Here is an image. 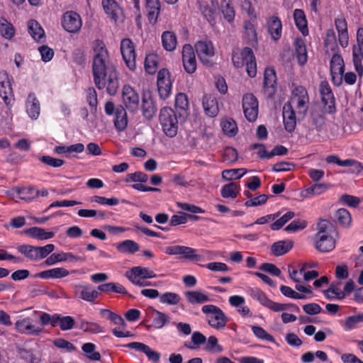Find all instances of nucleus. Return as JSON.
<instances>
[{"label":"nucleus","mask_w":363,"mask_h":363,"mask_svg":"<svg viewBox=\"0 0 363 363\" xmlns=\"http://www.w3.org/2000/svg\"><path fill=\"white\" fill-rule=\"evenodd\" d=\"M94 53L92 73L94 84L99 89L106 87L107 92L114 96L119 86L118 74L102 40L94 41Z\"/></svg>","instance_id":"nucleus-1"},{"label":"nucleus","mask_w":363,"mask_h":363,"mask_svg":"<svg viewBox=\"0 0 363 363\" xmlns=\"http://www.w3.org/2000/svg\"><path fill=\"white\" fill-rule=\"evenodd\" d=\"M232 62L235 67H246V71L250 77H255L257 74V63L255 56L250 48L245 47L242 50L237 48L232 54Z\"/></svg>","instance_id":"nucleus-2"},{"label":"nucleus","mask_w":363,"mask_h":363,"mask_svg":"<svg viewBox=\"0 0 363 363\" xmlns=\"http://www.w3.org/2000/svg\"><path fill=\"white\" fill-rule=\"evenodd\" d=\"M181 112H176L169 107H164L160 110L159 115L160 123L163 133L169 138H174L178 132V118L181 117Z\"/></svg>","instance_id":"nucleus-3"},{"label":"nucleus","mask_w":363,"mask_h":363,"mask_svg":"<svg viewBox=\"0 0 363 363\" xmlns=\"http://www.w3.org/2000/svg\"><path fill=\"white\" fill-rule=\"evenodd\" d=\"M308 104L306 89L299 86L293 89L290 100L284 105L291 106V108L296 111L298 117L303 118L308 111Z\"/></svg>","instance_id":"nucleus-4"},{"label":"nucleus","mask_w":363,"mask_h":363,"mask_svg":"<svg viewBox=\"0 0 363 363\" xmlns=\"http://www.w3.org/2000/svg\"><path fill=\"white\" fill-rule=\"evenodd\" d=\"M201 311L206 315L207 322L213 328L220 330L225 328L228 319L218 306L213 304L204 305Z\"/></svg>","instance_id":"nucleus-5"},{"label":"nucleus","mask_w":363,"mask_h":363,"mask_svg":"<svg viewBox=\"0 0 363 363\" xmlns=\"http://www.w3.org/2000/svg\"><path fill=\"white\" fill-rule=\"evenodd\" d=\"M53 244H48L43 247H35L30 245H19L17 249L22 255L32 261H38L47 257L55 250Z\"/></svg>","instance_id":"nucleus-6"},{"label":"nucleus","mask_w":363,"mask_h":363,"mask_svg":"<svg viewBox=\"0 0 363 363\" xmlns=\"http://www.w3.org/2000/svg\"><path fill=\"white\" fill-rule=\"evenodd\" d=\"M247 294L255 300H257L261 305L274 312L284 311L287 309L288 305L279 303L269 299L267 295L259 289L250 288Z\"/></svg>","instance_id":"nucleus-7"},{"label":"nucleus","mask_w":363,"mask_h":363,"mask_svg":"<svg viewBox=\"0 0 363 363\" xmlns=\"http://www.w3.org/2000/svg\"><path fill=\"white\" fill-rule=\"evenodd\" d=\"M323 112L333 114L336 111L335 99L330 86L327 81H322L319 86Z\"/></svg>","instance_id":"nucleus-8"},{"label":"nucleus","mask_w":363,"mask_h":363,"mask_svg":"<svg viewBox=\"0 0 363 363\" xmlns=\"http://www.w3.org/2000/svg\"><path fill=\"white\" fill-rule=\"evenodd\" d=\"M164 252L169 255H181L182 258L190 262H198L203 260L197 250L184 245H171L165 248Z\"/></svg>","instance_id":"nucleus-9"},{"label":"nucleus","mask_w":363,"mask_h":363,"mask_svg":"<svg viewBox=\"0 0 363 363\" xmlns=\"http://www.w3.org/2000/svg\"><path fill=\"white\" fill-rule=\"evenodd\" d=\"M345 62L340 54L331 56L330 60V70L333 84L340 86L343 82V73L345 72Z\"/></svg>","instance_id":"nucleus-10"},{"label":"nucleus","mask_w":363,"mask_h":363,"mask_svg":"<svg viewBox=\"0 0 363 363\" xmlns=\"http://www.w3.org/2000/svg\"><path fill=\"white\" fill-rule=\"evenodd\" d=\"M258 100L252 94H245L242 97V108L246 119L254 122L258 116Z\"/></svg>","instance_id":"nucleus-11"},{"label":"nucleus","mask_w":363,"mask_h":363,"mask_svg":"<svg viewBox=\"0 0 363 363\" xmlns=\"http://www.w3.org/2000/svg\"><path fill=\"white\" fill-rule=\"evenodd\" d=\"M74 292L77 298L89 303H95L101 295L99 290L94 289L91 284H75Z\"/></svg>","instance_id":"nucleus-12"},{"label":"nucleus","mask_w":363,"mask_h":363,"mask_svg":"<svg viewBox=\"0 0 363 363\" xmlns=\"http://www.w3.org/2000/svg\"><path fill=\"white\" fill-rule=\"evenodd\" d=\"M123 102L125 108L132 113H135L140 107V96L130 86L125 85L122 92Z\"/></svg>","instance_id":"nucleus-13"},{"label":"nucleus","mask_w":363,"mask_h":363,"mask_svg":"<svg viewBox=\"0 0 363 363\" xmlns=\"http://www.w3.org/2000/svg\"><path fill=\"white\" fill-rule=\"evenodd\" d=\"M121 52L126 66L130 69L136 68L135 50L132 40L129 38H124L121 42Z\"/></svg>","instance_id":"nucleus-14"},{"label":"nucleus","mask_w":363,"mask_h":363,"mask_svg":"<svg viewBox=\"0 0 363 363\" xmlns=\"http://www.w3.org/2000/svg\"><path fill=\"white\" fill-rule=\"evenodd\" d=\"M0 96L7 106L13 101V93L11 87V78L5 71L0 72Z\"/></svg>","instance_id":"nucleus-15"},{"label":"nucleus","mask_w":363,"mask_h":363,"mask_svg":"<svg viewBox=\"0 0 363 363\" xmlns=\"http://www.w3.org/2000/svg\"><path fill=\"white\" fill-rule=\"evenodd\" d=\"M157 84L160 97L163 100L167 99L171 94L172 87L169 72L167 69H162L159 71Z\"/></svg>","instance_id":"nucleus-16"},{"label":"nucleus","mask_w":363,"mask_h":363,"mask_svg":"<svg viewBox=\"0 0 363 363\" xmlns=\"http://www.w3.org/2000/svg\"><path fill=\"white\" fill-rule=\"evenodd\" d=\"M195 49L201 62L205 65H210L209 58L215 54L212 42L208 40H199L196 43Z\"/></svg>","instance_id":"nucleus-17"},{"label":"nucleus","mask_w":363,"mask_h":363,"mask_svg":"<svg viewBox=\"0 0 363 363\" xmlns=\"http://www.w3.org/2000/svg\"><path fill=\"white\" fill-rule=\"evenodd\" d=\"M15 329L17 332L28 335H38L43 330V328L35 324L30 317L17 320L15 323Z\"/></svg>","instance_id":"nucleus-18"},{"label":"nucleus","mask_w":363,"mask_h":363,"mask_svg":"<svg viewBox=\"0 0 363 363\" xmlns=\"http://www.w3.org/2000/svg\"><path fill=\"white\" fill-rule=\"evenodd\" d=\"M82 25L81 17L76 12L67 11L63 15L62 26L66 31L72 33H77L80 30Z\"/></svg>","instance_id":"nucleus-19"},{"label":"nucleus","mask_w":363,"mask_h":363,"mask_svg":"<svg viewBox=\"0 0 363 363\" xmlns=\"http://www.w3.org/2000/svg\"><path fill=\"white\" fill-rule=\"evenodd\" d=\"M182 62L185 71L189 74L194 73L196 69V61L193 47L185 44L182 49Z\"/></svg>","instance_id":"nucleus-20"},{"label":"nucleus","mask_w":363,"mask_h":363,"mask_svg":"<svg viewBox=\"0 0 363 363\" xmlns=\"http://www.w3.org/2000/svg\"><path fill=\"white\" fill-rule=\"evenodd\" d=\"M263 84L264 94L268 98L273 97L277 90V75L274 69H265Z\"/></svg>","instance_id":"nucleus-21"},{"label":"nucleus","mask_w":363,"mask_h":363,"mask_svg":"<svg viewBox=\"0 0 363 363\" xmlns=\"http://www.w3.org/2000/svg\"><path fill=\"white\" fill-rule=\"evenodd\" d=\"M130 281L151 279L156 277V274L148 268L142 267H134L125 274Z\"/></svg>","instance_id":"nucleus-22"},{"label":"nucleus","mask_w":363,"mask_h":363,"mask_svg":"<svg viewBox=\"0 0 363 363\" xmlns=\"http://www.w3.org/2000/svg\"><path fill=\"white\" fill-rule=\"evenodd\" d=\"M282 116L285 130L292 133L296 126V111L291 108V106L284 105Z\"/></svg>","instance_id":"nucleus-23"},{"label":"nucleus","mask_w":363,"mask_h":363,"mask_svg":"<svg viewBox=\"0 0 363 363\" xmlns=\"http://www.w3.org/2000/svg\"><path fill=\"white\" fill-rule=\"evenodd\" d=\"M335 26L338 33V40L340 45L346 48L349 43V35L347 30V23L345 18H337L335 19Z\"/></svg>","instance_id":"nucleus-24"},{"label":"nucleus","mask_w":363,"mask_h":363,"mask_svg":"<svg viewBox=\"0 0 363 363\" xmlns=\"http://www.w3.org/2000/svg\"><path fill=\"white\" fill-rule=\"evenodd\" d=\"M267 30L272 39L279 40L282 35V23L277 16H272L267 21Z\"/></svg>","instance_id":"nucleus-25"},{"label":"nucleus","mask_w":363,"mask_h":363,"mask_svg":"<svg viewBox=\"0 0 363 363\" xmlns=\"http://www.w3.org/2000/svg\"><path fill=\"white\" fill-rule=\"evenodd\" d=\"M141 111L143 117L147 120H150L155 116L157 108L151 96L143 95L142 98Z\"/></svg>","instance_id":"nucleus-26"},{"label":"nucleus","mask_w":363,"mask_h":363,"mask_svg":"<svg viewBox=\"0 0 363 363\" xmlns=\"http://www.w3.org/2000/svg\"><path fill=\"white\" fill-rule=\"evenodd\" d=\"M40 111V102L36 98L35 94L30 93L26 99V112L29 117L36 120Z\"/></svg>","instance_id":"nucleus-27"},{"label":"nucleus","mask_w":363,"mask_h":363,"mask_svg":"<svg viewBox=\"0 0 363 363\" xmlns=\"http://www.w3.org/2000/svg\"><path fill=\"white\" fill-rule=\"evenodd\" d=\"M202 104L207 116L215 117L218 115L219 109L217 100L214 96L205 94L202 99Z\"/></svg>","instance_id":"nucleus-28"},{"label":"nucleus","mask_w":363,"mask_h":363,"mask_svg":"<svg viewBox=\"0 0 363 363\" xmlns=\"http://www.w3.org/2000/svg\"><path fill=\"white\" fill-rule=\"evenodd\" d=\"M294 20L296 28L306 36L308 35V23L306 15L303 10L296 9L294 11Z\"/></svg>","instance_id":"nucleus-29"},{"label":"nucleus","mask_w":363,"mask_h":363,"mask_svg":"<svg viewBox=\"0 0 363 363\" xmlns=\"http://www.w3.org/2000/svg\"><path fill=\"white\" fill-rule=\"evenodd\" d=\"M114 125L119 132L125 130L128 125V118L125 109L119 106L116 107L115 112Z\"/></svg>","instance_id":"nucleus-30"},{"label":"nucleus","mask_w":363,"mask_h":363,"mask_svg":"<svg viewBox=\"0 0 363 363\" xmlns=\"http://www.w3.org/2000/svg\"><path fill=\"white\" fill-rule=\"evenodd\" d=\"M325 235L327 238H337L338 233L334 224L328 220H319V238Z\"/></svg>","instance_id":"nucleus-31"},{"label":"nucleus","mask_w":363,"mask_h":363,"mask_svg":"<svg viewBox=\"0 0 363 363\" xmlns=\"http://www.w3.org/2000/svg\"><path fill=\"white\" fill-rule=\"evenodd\" d=\"M145 9L147 12L149 21L153 23H155L160 11L159 0H145Z\"/></svg>","instance_id":"nucleus-32"},{"label":"nucleus","mask_w":363,"mask_h":363,"mask_svg":"<svg viewBox=\"0 0 363 363\" xmlns=\"http://www.w3.org/2000/svg\"><path fill=\"white\" fill-rule=\"evenodd\" d=\"M293 245V241L290 240L277 241L272 245L271 250L274 256H281L289 252Z\"/></svg>","instance_id":"nucleus-33"},{"label":"nucleus","mask_w":363,"mask_h":363,"mask_svg":"<svg viewBox=\"0 0 363 363\" xmlns=\"http://www.w3.org/2000/svg\"><path fill=\"white\" fill-rule=\"evenodd\" d=\"M162 44L164 49L167 51H173L176 49L177 45V38L172 31H164L162 34Z\"/></svg>","instance_id":"nucleus-34"},{"label":"nucleus","mask_w":363,"mask_h":363,"mask_svg":"<svg viewBox=\"0 0 363 363\" xmlns=\"http://www.w3.org/2000/svg\"><path fill=\"white\" fill-rule=\"evenodd\" d=\"M24 233L33 238L44 240L52 238L55 236L53 232H47L44 228L32 227L24 231Z\"/></svg>","instance_id":"nucleus-35"},{"label":"nucleus","mask_w":363,"mask_h":363,"mask_svg":"<svg viewBox=\"0 0 363 363\" xmlns=\"http://www.w3.org/2000/svg\"><path fill=\"white\" fill-rule=\"evenodd\" d=\"M184 296L190 304H202L209 301L207 294L198 291H187L184 292Z\"/></svg>","instance_id":"nucleus-36"},{"label":"nucleus","mask_w":363,"mask_h":363,"mask_svg":"<svg viewBox=\"0 0 363 363\" xmlns=\"http://www.w3.org/2000/svg\"><path fill=\"white\" fill-rule=\"evenodd\" d=\"M243 28L245 30V39L247 43L252 46H255L257 43V33L254 23L250 21L244 22Z\"/></svg>","instance_id":"nucleus-37"},{"label":"nucleus","mask_w":363,"mask_h":363,"mask_svg":"<svg viewBox=\"0 0 363 363\" xmlns=\"http://www.w3.org/2000/svg\"><path fill=\"white\" fill-rule=\"evenodd\" d=\"M98 290L101 292L109 294L117 293L121 294H127L128 291L125 288L119 283L108 282L98 286Z\"/></svg>","instance_id":"nucleus-38"},{"label":"nucleus","mask_w":363,"mask_h":363,"mask_svg":"<svg viewBox=\"0 0 363 363\" xmlns=\"http://www.w3.org/2000/svg\"><path fill=\"white\" fill-rule=\"evenodd\" d=\"M102 6L106 13L115 21L118 19L120 8L115 0H102Z\"/></svg>","instance_id":"nucleus-39"},{"label":"nucleus","mask_w":363,"mask_h":363,"mask_svg":"<svg viewBox=\"0 0 363 363\" xmlns=\"http://www.w3.org/2000/svg\"><path fill=\"white\" fill-rule=\"evenodd\" d=\"M295 52L298 63L303 65L307 62V50L303 41L301 39H296L295 40Z\"/></svg>","instance_id":"nucleus-40"},{"label":"nucleus","mask_w":363,"mask_h":363,"mask_svg":"<svg viewBox=\"0 0 363 363\" xmlns=\"http://www.w3.org/2000/svg\"><path fill=\"white\" fill-rule=\"evenodd\" d=\"M191 342L186 341L184 345L188 349L195 350L206 342V337L201 333L195 331L191 335Z\"/></svg>","instance_id":"nucleus-41"},{"label":"nucleus","mask_w":363,"mask_h":363,"mask_svg":"<svg viewBox=\"0 0 363 363\" xmlns=\"http://www.w3.org/2000/svg\"><path fill=\"white\" fill-rule=\"evenodd\" d=\"M117 250L122 253L134 254L140 250V246L134 240H125L118 243Z\"/></svg>","instance_id":"nucleus-42"},{"label":"nucleus","mask_w":363,"mask_h":363,"mask_svg":"<svg viewBox=\"0 0 363 363\" xmlns=\"http://www.w3.org/2000/svg\"><path fill=\"white\" fill-rule=\"evenodd\" d=\"M28 32L35 40H40L45 35V32L40 23L35 20H30L28 23Z\"/></svg>","instance_id":"nucleus-43"},{"label":"nucleus","mask_w":363,"mask_h":363,"mask_svg":"<svg viewBox=\"0 0 363 363\" xmlns=\"http://www.w3.org/2000/svg\"><path fill=\"white\" fill-rule=\"evenodd\" d=\"M0 33L6 40H11L15 34L13 26L6 18H0Z\"/></svg>","instance_id":"nucleus-44"},{"label":"nucleus","mask_w":363,"mask_h":363,"mask_svg":"<svg viewBox=\"0 0 363 363\" xmlns=\"http://www.w3.org/2000/svg\"><path fill=\"white\" fill-rule=\"evenodd\" d=\"M337 238H327L325 235H321L319 238V252H329L335 249Z\"/></svg>","instance_id":"nucleus-45"},{"label":"nucleus","mask_w":363,"mask_h":363,"mask_svg":"<svg viewBox=\"0 0 363 363\" xmlns=\"http://www.w3.org/2000/svg\"><path fill=\"white\" fill-rule=\"evenodd\" d=\"M335 218L339 224L344 228L349 227L352 223L351 214L346 208H339L335 213Z\"/></svg>","instance_id":"nucleus-46"},{"label":"nucleus","mask_w":363,"mask_h":363,"mask_svg":"<svg viewBox=\"0 0 363 363\" xmlns=\"http://www.w3.org/2000/svg\"><path fill=\"white\" fill-rule=\"evenodd\" d=\"M239 189L240 186L238 184L231 182L222 187L220 194L223 198L235 199L238 196Z\"/></svg>","instance_id":"nucleus-47"},{"label":"nucleus","mask_w":363,"mask_h":363,"mask_svg":"<svg viewBox=\"0 0 363 363\" xmlns=\"http://www.w3.org/2000/svg\"><path fill=\"white\" fill-rule=\"evenodd\" d=\"M220 9L225 20L232 22L235 19V10L230 0H223L220 4Z\"/></svg>","instance_id":"nucleus-48"},{"label":"nucleus","mask_w":363,"mask_h":363,"mask_svg":"<svg viewBox=\"0 0 363 363\" xmlns=\"http://www.w3.org/2000/svg\"><path fill=\"white\" fill-rule=\"evenodd\" d=\"M158 56L155 54L150 53L146 55L145 60V71L150 74H155L157 69Z\"/></svg>","instance_id":"nucleus-49"},{"label":"nucleus","mask_w":363,"mask_h":363,"mask_svg":"<svg viewBox=\"0 0 363 363\" xmlns=\"http://www.w3.org/2000/svg\"><path fill=\"white\" fill-rule=\"evenodd\" d=\"M82 351L86 357L92 361H99L101 359V354L99 352H96V345L91 342L84 343L82 347Z\"/></svg>","instance_id":"nucleus-50"},{"label":"nucleus","mask_w":363,"mask_h":363,"mask_svg":"<svg viewBox=\"0 0 363 363\" xmlns=\"http://www.w3.org/2000/svg\"><path fill=\"white\" fill-rule=\"evenodd\" d=\"M221 127L223 133L230 137L235 136L238 133V126L235 121L232 118H227L221 122Z\"/></svg>","instance_id":"nucleus-51"},{"label":"nucleus","mask_w":363,"mask_h":363,"mask_svg":"<svg viewBox=\"0 0 363 363\" xmlns=\"http://www.w3.org/2000/svg\"><path fill=\"white\" fill-rule=\"evenodd\" d=\"M246 172V169L243 168L225 169L222 172V177L227 181L238 179L244 176Z\"/></svg>","instance_id":"nucleus-52"},{"label":"nucleus","mask_w":363,"mask_h":363,"mask_svg":"<svg viewBox=\"0 0 363 363\" xmlns=\"http://www.w3.org/2000/svg\"><path fill=\"white\" fill-rule=\"evenodd\" d=\"M181 300L180 296L174 292H165L160 296V302L167 305H177Z\"/></svg>","instance_id":"nucleus-53"},{"label":"nucleus","mask_w":363,"mask_h":363,"mask_svg":"<svg viewBox=\"0 0 363 363\" xmlns=\"http://www.w3.org/2000/svg\"><path fill=\"white\" fill-rule=\"evenodd\" d=\"M361 323H363V313L347 317L345 320L344 328L346 330H350L357 328Z\"/></svg>","instance_id":"nucleus-54"},{"label":"nucleus","mask_w":363,"mask_h":363,"mask_svg":"<svg viewBox=\"0 0 363 363\" xmlns=\"http://www.w3.org/2000/svg\"><path fill=\"white\" fill-rule=\"evenodd\" d=\"M20 357L29 363H38L40 361V357L37 352H34L31 350L21 349L19 350Z\"/></svg>","instance_id":"nucleus-55"},{"label":"nucleus","mask_w":363,"mask_h":363,"mask_svg":"<svg viewBox=\"0 0 363 363\" xmlns=\"http://www.w3.org/2000/svg\"><path fill=\"white\" fill-rule=\"evenodd\" d=\"M251 329L253 334L257 338L269 342H275L274 337L268 333L263 328L258 325H252Z\"/></svg>","instance_id":"nucleus-56"},{"label":"nucleus","mask_w":363,"mask_h":363,"mask_svg":"<svg viewBox=\"0 0 363 363\" xmlns=\"http://www.w3.org/2000/svg\"><path fill=\"white\" fill-rule=\"evenodd\" d=\"M100 314L105 318L111 320L113 324L124 325L125 321L123 318L108 309H101Z\"/></svg>","instance_id":"nucleus-57"},{"label":"nucleus","mask_w":363,"mask_h":363,"mask_svg":"<svg viewBox=\"0 0 363 363\" xmlns=\"http://www.w3.org/2000/svg\"><path fill=\"white\" fill-rule=\"evenodd\" d=\"M295 214L293 211H287L281 218L271 224L272 230H278L281 229L289 220L294 217Z\"/></svg>","instance_id":"nucleus-58"},{"label":"nucleus","mask_w":363,"mask_h":363,"mask_svg":"<svg viewBox=\"0 0 363 363\" xmlns=\"http://www.w3.org/2000/svg\"><path fill=\"white\" fill-rule=\"evenodd\" d=\"M155 313L152 323L155 328L161 329L169 322V318L165 313L157 310L155 311Z\"/></svg>","instance_id":"nucleus-59"},{"label":"nucleus","mask_w":363,"mask_h":363,"mask_svg":"<svg viewBox=\"0 0 363 363\" xmlns=\"http://www.w3.org/2000/svg\"><path fill=\"white\" fill-rule=\"evenodd\" d=\"M339 202L349 207L357 208L360 203V199L357 196L345 194L339 199Z\"/></svg>","instance_id":"nucleus-60"},{"label":"nucleus","mask_w":363,"mask_h":363,"mask_svg":"<svg viewBox=\"0 0 363 363\" xmlns=\"http://www.w3.org/2000/svg\"><path fill=\"white\" fill-rule=\"evenodd\" d=\"M189 107V101L187 96L184 93H179L175 98V108L177 110L179 109L181 111L186 112ZM176 112H179L177 111Z\"/></svg>","instance_id":"nucleus-61"},{"label":"nucleus","mask_w":363,"mask_h":363,"mask_svg":"<svg viewBox=\"0 0 363 363\" xmlns=\"http://www.w3.org/2000/svg\"><path fill=\"white\" fill-rule=\"evenodd\" d=\"M323 293L328 299H342L345 297V293L341 291L337 286L333 284H331L330 288L327 290L323 291Z\"/></svg>","instance_id":"nucleus-62"},{"label":"nucleus","mask_w":363,"mask_h":363,"mask_svg":"<svg viewBox=\"0 0 363 363\" xmlns=\"http://www.w3.org/2000/svg\"><path fill=\"white\" fill-rule=\"evenodd\" d=\"M148 180V176L142 172H135L128 174L125 181L126 182H140L145 183Z\"/></svg>","instance_id":"nucleus-63"},{"label":"nucleus","mask_w":363,"mask_h":363,"mask_svg":"<svg viewBox=\"0 0 363 363\" xmlns=\"http://www.w3.org/2000/svg\"><path fill=\"white\" fill-rule=\"evenodd\" d=\"M363 60V54L352 52L353 65L359 77H362L363 75V65L362 61Z\"/></svg>","instance_id":"nucleus-64"}]
</instances>
